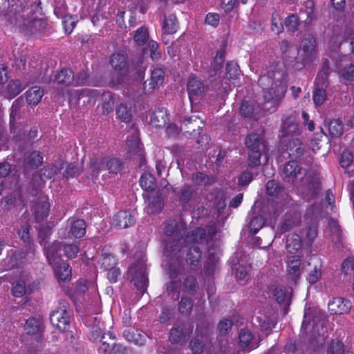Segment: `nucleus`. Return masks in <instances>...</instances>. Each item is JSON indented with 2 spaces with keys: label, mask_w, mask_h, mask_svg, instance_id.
Here are the masks:
<instances>
[{
  "label": "nucleus",
  "mask_w": 354,
  "mask_h": 354,
  "mask_svg": "<svg viewBox=\"0 0 354 354\" xmlns=\"http://www.w3.org/2000/svg\"><path fill=\"white\" fill-rule=\"evenodd\" d=\"M258 84L263 90V100L261 102L262 109L274 112L286 92L284 73L279 70L277 65H271L265 73L261 75Z\"/></svg>",
  "instance_id": "f257e3e1"
},
{
  "label": "nucleus",
  "mask_w": 354,
  "mask_h": 354,
  "mask_svg": "<svg viewBox=\"0 0 354 354\" xmlns=\"http://www.w3.org/2000/svg\"><path fill=\"white\" fill-rule=\"evenodd\" d=\"M41 10L39 2L36 0L27 7L25 6L20 9H17V6L12 8L7 17L10 24L15 25L26 35L45 33L49 30L50 26L46 20L38 17L37 14H41Z\"/></svg>",
  "instance_id": "f03ea898"
},
{
  "label": "nucleus",
  "mask_w": 354,
  "mask_h": 354,
  "mask_svg": "<svg viewBox=\"0 0 354 354\" xmlns=\"http://www.w3.org/2000/svg\"><path fill=\"white\" fill-rule=\"evenodd\" d=\"M313 322L312 337L316 339L317 342L322 344L328 337V330L325 324L328 322V315L325 312L319 308H309L305 310L304 319L301 325L303 333H307V328L310 320Z\"/></svg>",
  "instance_id": "7ed1b4c3"
},
{
  "label": "nucleus",
  "mask_w": 354,
  "mask_h": 354,
  "mask_svg": "<svg viewBox=\"0 0 354 354\" xmlns=\"http://www.w3.org/2000/svg\"><path fill=\"white\" fill-rule=\"evenodd\" d=\"M248 151V164L250 167H257L261 164V157L268 151L266 142L262 135L257 133L248 134L245 139Z\"/></svg>",
  "instance_id": "20e7f679"
},
{
  "label": "nucleus",
  "mask_w": 354,
  "mask_h": 354,
  "mask_svg": "<svg viewBox=\"0 0 354 354\" xmlns=\"http://www.w3.org/2000/svg\"><path fill=\"white\" fill-rule=\"evenodd\" d=\"M145 262V256L141 252L137 261L131 266L127 272L128 277L142 294L147 290L148 283Z\"/></svg>",
  "instance_id": "39448f33"
},
{
  "label": "nucleus",
  "mask_w": 354,
  "mask_h": 354,
  "mask_svg": "<svg viewBox=\"0 0 354 354\" xmlns=\"http://www.w3.org/2000/svg\"><path fill=\"white\" fill-rule=\"evenodd\" d=\"M301 183L299 190L303 198L308 201L315 199L320 190L318 176L313 174H305L301 178Z\"/></svg>",
  "instance_id": "423d86ee"
},
{
  "label": "nucleus",
  "mask_w": 354,
  "mask_h": 354,
  "mask_svg": "<svg viewBox=\"0 0 354 354\" xmlns=\"http://www.w3.org/2000/svg\"><path fill=\"white\" fill-rule=\"evenodd\" d=\"M71 318V310L68 304H60V306L54 310L50 315L51 324L61 331L67 330Z\"/></svg>",
  "instance_id": "0eeeda50"
},
{
  "label": "nucleus",
  "mask_w": 354,
  "mask_h": 354,
  "mask_svg": "<svg viewBox=\"0 0 354 354\" xmlns=\"http://www.w3.org/2000/svg\"><path fill=\"white\" fill-rule=\"evenodd\" d=\"M163 231L167 239H183L187 233V225L181 219L169 218L164 223Z\"/></svg>",
  "instance_id": "6e6552de"
},
{
  "label": "nucleus",
  "mask_w": 354,
  "mask_h": 354,
  "mask_svg": "<svg viewBox=\"0 0 354 354\" xmlns=\"http://www.w3.org/2000/svg\"><path fill=\"white\" fill-rule=\"evenodd\" d=\"M193 325L185 321L175 323L170 329L169 339L173 344L184 342L193 331Z\"/></svg>",
  "instance_id": "1a4fd4ad"
},
{
  "label": "nucleus",
  "mask_w": 354,
  "mask_h": 354,
  "mask_svg": "<svg viewBox=\"0 0 354 354\" xmlns=\"http://www.w3.org/2000/svg\"><path fill=\"white\" fill-rule=\"evenodd\" d=\"M44 82L53 83L61 87L73 86L75 82L74 72L69 68H64L50 76Z\"/></svg>",
  "instance_id": "9d476101"
},
{
  "label": "nucleus",
  "mask_w": 354,
  "mask_h": 354,
  "mask_svg": "<svg viewBox=\"0 0 354 354\" xmlns=\"http://www.w3.org/2000/svg\"><path fill=\"white\" fill-rule=\"evenodd\" d=\"M184 239H167L164 248V256L167 259H183Z\"/></svg>",
  "instance_id": "9b49d317"
},
{
  "label": "nucleus",
  "mask_w": 354,
  "mask_h": 354,
  "mask_svg": "<svg viewBox=\"0 0 354 354\" xmlns=\"http://www.w3.org/2000/svg\"><path fill=\"white\" fill-rule=\"evenodd\" d=\"M187 88L191 101L197 100L203 96L205 91L203 81L197 77H192L187 84Z\"/></svg>",
  "instance_id": "f8f14e48"
},
{
  "label": "nucleus",
  "mask_w": 354,
  "mask_h": 354,
  "mask_svg": "<svg viewBox=\"0 0 354 354\" xmlns=\"http://www.w3.org/2000/svg\"><path fill=\"white\" fill-rule=\"evenodd\" d=\"M201 124L202 121L197 116L192 115L185 118L181 124L180 130L187 136L199 134L202 130Z\"/></svg>",
  "instance_id": "ddd939ff"
},
{
  "label": "nucleus",
  "mask_w": 354,
  "mask_h": 354,
  "mask_svg": "<svg viewBox=\"0 0 354 354\" xmlns=\"http://www.w3.org/2000/svg\"><path fill=\"white\" fill-rule=\"evenodd\" d=\"M328 308L331 315L346 314L350 311L351 303L343 297H336L328 302Z\"/></svg>",
  "instance_id": "4468645a"
},
{
  "label": "nucleus",
  "mask_w": 354,
  "mask_h": 354,
  "mask_svg": "<svg viewBox=\"0 0 354 354\" xmlns=\"http://www.w3.org/2000/svg\"><path fill=\"white\" fill-rule=\"evenodd\" d=\"M50 205L46 196H39L32 205V211L37 221L47 217L49 213Z\"/></svg>",
  "instance_id": "2eb2a0df"
},
{
  "label": "nucleus",
  "mask_w": 354,
  "mask_h": 354,
  "mask_svg": "<svg viewBox=\"0 0 354 354\" xmlns=\"http://www.w3.org/2000/svg\"><path fill=\"white\" fill-rule=\"evenodd\" d=\"M134 216L129 211L118 212L113 218V225L119 229H125L134 225Z\"/></svg>",
  "instance_id": "dca6fc26"
},
{
  "label": "nucleus",
  "mask_w": 354,
  "mask_h": 354,
  "mask_svg": "<svg viewBox=\"0 0 354 354\" xmlns=\"http://www.w3.org/2000/svg\"><path fill=\"white\" fill-rule=\"evenodd\" d=\"M301 174L302 168L297 161L290 160L283 165L281 176L284 180L293 181Z\"/></svg>",
  "instance_id": "f3484780"
},
{
  "label": "nucleus",
  "mask_w": 354,
  "mask_h": 354,
  "mask_svg": "<svg viewBox=\"0 0 354 354\" xmlns=\"http://www.w3.org/2000/svg\"><path fill=\"white\" fill-rule=\"evenodd\" d=\"M196 337L189 342V348L193 354H201L203 352L205 343L204 339H206L208 332L207 330H201L197 326L196 329Z\"/></svg>",
  "instance_id": "a211bd4d"
},
{
  "label": "nucleus",
  "mask_w": 354,
  "mask_h": 354,
  "mask_svg": "<svg viewBox=\"0 0 354 354\" xmlns=\"http://www.w3.org/2000/svg\"><path fill=\"white\" fill-rule=\"evenodd\" d=\"M297 114L296 112L291 113L282 123L283 135H298L301 133L299 124L297 122Z\"/></svg>",
  "instance_id": "6ab92c4d"
},
{
  "label": "nucleus",
  "mask_w": 354,
  "mask_h": 354,
  "mask_svg": "<svg viewBox=\"0 0 354 354\" xmlns=\"http://www.w3.org/2000/svg\"><path fill=\"white\" fill-rule=\"evenodd\" d=\"M145 197L147 201V205L145 207L147 214H155L162 210L164 203L160 194H150Z\"/></svg>",
  "instance_id": "aec40b11"
},
{
  "label": "nucleus",
  "mask_w": 354,
  "mask_h": 354,
  "mask_svg": "<svg viewBox=\"0 0 354 354\" xmlns=\"http://www.w3.org/2000/svg\"><path fill=\"white\" fill-rule=\"evenodd\" d=\"M126 145L127 150L131 156H135L140 162L145 160L144 152L140 140L136 136L128 137Z\"/></svg>",
  "instance_id": "412c9836"
},
{
  "label": "nucleus",
  "mask_w": 354,
  "mask_h": 354,
  "mask_svg": "<svg viewBox=\"0 0 354 354\" xmlns=\"http://www.w3.org/2000/svg\"><path fill=\"white\" fill-rule=\"evenodd\" d=\"M62 248V243L58 241L53 242L51 245L46 248L45 254L48 262L53 267L62 262L59 251Z\"/></svg>",
  "instance_id": "4be33fe9"
},
{
  "label": "nucleus",
  "mask_w": 354,
  "mask_h": 354,
  "mask_svg": "<svg viewBox=\"0 0 354 354\" xmlns=\"http://www.w3.org/2000/svg\"><path fill=\"white\" fill-rule=\"evenodd\" d=\"M300 261L299 259H293L288 262L287 266V277L290 281L289 284L296 285L299 279L301 270L300 268Z\"/></svg>",
  "instance_id": "5701e85b"
},
{
  "label": "nucleus",
  "mask_w": 354,
  "mask_h": 354,
  "mask_svg": "<svg viewBox=\"0 0 354 354\" xmlns=\"http://www.w3.org/2000/svg\"><path fill=\"white\" fill-rule=\"evenodd\" d=\"M311 145L313 151L321 150L323 153L328 152L330 147L329 140L322 130L321 133L315 135Z\"/></svg>",
  "instance_id": "b1692460"
},
{
  "label": "nucleus",
  "mask_w": 354,
  "mask_h": 354,
  "mask_svg": "<svg viewBox=\"0 0 354 354\" xmlns=\"http://www.w3.org/2000/svg\"><path fill=\"white\" fill-rule=\"evenodd\" d=\"M273 297L279 304L284 305V310L286 313L287 308L291 303V293L285 288L277 287L273 291Z\"/></svg>",
  "instance_id": "393cba45"
},
{
  "label": "nucleus",
  "mask_w": 354,
  "mask_h": 354,
  "mask_svg": "<svg viewBox=\"0 0 354 354\" xmlns=\"http://www.w3.org/2000/svg\"><path fill=\"white\" fill-rule=\"evenodd\" d=\"M53 268L59 283L68 281L71 279V268L68 263L62 261Z\"/></svg>",
  "instance_id": "a878e982"
},
{
  "label": "nucleus",
  "mask_w": 354,
  "mask_h": 354,
  "mask_svg": "<svg viewBox=\"0 0 354 354\" xmlns=\"http://www.w3.org/2000/svg\"><path fill=\"white\" fill-rule=\"evenodd\" d=\"M168 121L169 118L167 109L164 108L156 109L151 116V124L156 128L165 127Z\"/></svg>",
  "instance_id": "bb28decb"
},
{
  "label": "nucleus",
  "mask_w": 354,
  "mask_h": 354,
  "mask_svg": "<svg viewBox=\"0 0 354 354\" xmlns=\"http://www.w3.org/2000/svg\"><path fill=\"white\" fill-rule=\"evenodd\" d=\"M304 151V144L298 138H292L286 145V152L292 158L300 157Z\"/></svg>",
  "instance_id": "cd10ccee"
},
{
  "label": "nucleus",
  "mask_w": 354,
  "mask_h": 354,
  "mask_svg": "<svg viewBox=\"0 0 354 354\" xmlns=\"http://www.w3.org/2000/svg\"><path fill=\"white\" fill-rule=\"evenodd\" d=\"M98 262L101 267L106 270L114 267L116 264L114 256L106 247L102 249Z\"/></svg>",
  "instance_id": "c85d7f7f"
},
{
  "label": "nucleus",
  "mask_w": 354,
  "mask_h": 354,
  "mask_svg": "<svg viewBox=\"0 0 354 354\" xmlns=\"http://www.w3.org/2000/svg\"><path fill=\"white\" fill-rule=\"evenodd\" d=\"M111 66L116 71H126L128 66L127 55L124 53H114L110 59Z\"/></svg>",
  "instance_id": "c756f323"
},
{
  "label": "nucleus",
  "mask_w": 354,
  "mask_h": 354,
  "mask_svg": "<svg viewBox=\"0 0 354 354\" xmlns=\"http://www.w3.org/2000/svg\"><path fill=\"white\" fill-rule=\"evenodd\" d=\"M100 351L102 353H111V351L114 348V347L117 345L115 340V337L113 335V333L111 332H108L107 333H104L103 335H102L100 339Z\"/></svg>",
  "instance_id": "7c9ffc66"
},
{
  "label": "nucleus",
  "mask_w": 354,
  "mask_h": 354,
  "mask_svg": "<svg viewBox=\"0 0 354 354\" xmlns=\"http://www.w3.org/2000/svg\"><path fill=\"white\" fill-rule=\"evenodd\" d=\"M43 155L39 151L30 153L24 160V166L31 169H37L43 163Z\"/></svg>",
  "instance_id": "2f4dec72"
},
{
  "label": "nucleus",
  "mask_w": 354,
  "mask_h": 354,
  "mask_svg": "<svg viewBox=\"0 0 354 354\" xmlns=\"http://www.w3.org/2000/svg\"><path fill=\"white\" fill-rule=\"evenodd\" d=\"M26 86V85L23 84L20 80H12L6 86L5 97L12 99L25 89Z\"/></svg>",
  "instance_id": "473e14b6"
},
{
  "label": "nucleus",
  "mask_w": 354,
  "mask_h": 354,
  "mask_svg": "<svg viewBox=\"0 0 354 354\" xmlns=\"http://www.w3.org/2000/svg\"><path fill=\"white\" fill-rule=\"evenodd\" d=\"M183 259H167V273L171 279H176L182 270Z\"/></svg>",
  "instance_id": "72a5a7b5"
},
{
  "label": "nucleus",
  "mask_w": 354,
  "mask_h": 354,
  "mask_svg": "<svg viewBox=\"0 0 354 354\" xmlns=\"http://www.w3.org/2000/svg\"><path fill=\"white\" fill-rule=\"evenodd\" d=\"M202 257V252L197 245L191 246L186 255V261L191 266L197 267L199 266Z\"/></svg>",
  "instance_id": "f704fd0d"
},
{
  "label": "nucleus",
  "mask_w": 354,
  "mask_h": 354,
  "mask_svg": "<svg viewBox=\"0 0 354 354\" xmlns=\"http://www.w3.org/2000/svg\"><path fill=\"white\" fill-rule=\"evenodd\" d=\"M266 193L270 196H288L283 187L274 180H268L266 185Z\"/></svg>",
  "instance_id": "c9c22d12"
},
{
  "label": "nucleus",
  "mask_w": 354,
  "mask_h": 354,
  "mask_svg": "<svg viewBox=\"0 0 354 354\" xmlns=\"http://www.w3.org/2000/svg\"><path fill=\"white\" fill-rule=\"evenodd\" d=\"M328 86L315 84L313 92V100L315 106H319L326 102L327 99L326 88Z\"/></svg>",
  "instance_id": "e433bc0d"
},
{
  "label": "nucleus",
  "mask_w": 354,
  "mask_h": 354,
  "mask_svg": "<svg viewBox=\"0 0 354 354\" xmlns=\"http://www.w3.org/2000/svg\"><path fill=\"white\" fill-rule=\"evenodd\" d=\"M117 118L123 122L127 123L131 120L132 110L126 103H120L115 108Z\"/></svg>",
  "instance_id": "4c0bfd02"
},
{
  "label": "nucleus",
  "mask_w": 354,
  "mask_h": 354,
  "mask_svg": "<svg viewBox=\"0 0 354 354\" xmlns=\"http://www.w3.org/2000/svg\"><path fill=\"white\" fill-rule=\"evenodd\" d=\"M205 230L203 228L198 227L185 236L183 239L186 243H201L205 240Z\"/></svg>",
  "instance_id": "58836bf2"
},
{
  "label": "nucleus",
  "mask_w": 354,
  "mask_h": 354,
  "mask_svg": "<svg viewBox=\"0 0 354 354\" xmlns=\"http://www.w3.org/2000/svg\"><path fill=\"white\" fill-rule=\"evenodd\" d=\"M102 164L104 165V169L112 174H118L123 169V162L118 158H102Z\"/></svg>",
  "instance_id": "ea45409f"
},
{
  "label": "nucleus",
  "mask_w": 354,
  "mask_h": 354,
  "mask_svg": "<svg viewBox=\"0 0 354 354\" xmlns=\"http://www.w3.org/2000/svg\"><path fill=\"white\" fill-rule=\"evenodd\" d=\"M302 15L303 12L300 11L299 15L292 14L286 18L284 25L288 31L294 32L298 30L300 22L303 21L304 19Z\"/></svg>",
  "instance_id": "a19ab883"
},
{
  "label": "nucleus",
  "mask_w": 354,
  "mask_h": 354,
  "mask_svg": "<svg viewBox=\"0 0 354 354\" xmlns=\"http://www.w3.org/2000/svg\"><path fill=\"white\" fill-rule=\"evenodd\" d=\"M300 223V217L297 214H286L283 222L281 224V231L282 233L292 230L297 226Z\"/></svg>",
  "instance_id": "79ce46f5"
},
{
  "label": "nucleus",
  "mask_w": 354,
  "mask_h": 354,
  "mask_svg": "<svg viewBox=\"0 0 354 354\" xmlns=\"http://www.w3.org/2000/svg\"><path fill=\"white\" fill-rule=\"evenodd\" d=\"M24 106V101L20 98L15 100L10 108V124L14 126L16 121L21 118V109Z\"/></svg>",
  "instance_id": "37998d69"
},
{
  "label": "nucleus",
  "mask_w": 354,
  "mask_h": 354,
  "mask_svg": "<svg viewBox=\"0 0 354 354\" xmlns=\"http://www.w3.org/2000/svg\"><path fill=\"white\" fill-rule=\"evenodd\" d=\"M44 95V91L38 86H33L26 93V101L29 104H37Z\"/></svg>",
  "instance_id": "c03bdc74"
},
{
  "label": "nucleus",
  "mask_w": 354,
  "mask_h": 354,
  "mask_svg": "<svg viewBox=\"0 0 354 354\" xmlns=\"http://www.w3.org/2000/svg\"><path fill=\"white\" fill-rule=\"evenodd\" d=\"M178 20L176 17L170 14L168 17H165L164 24L162 26V30L164 35L174 34L176 32L178 28Z\"/></svg>",
  "instance_id": "a18cd8bd"
},
{
  "label": "nucleus",
  "mask_w": 354,
  "mask_h": 354,
  "mask_svg": "<svg viewBox=\"0 0 354 354\" xmlns=\"http://www.w3.org/2000/svg\"><path fill=\"white\" fill-rule=\"evenodd\" d=\"M301 246V239L296 234H289L286 239V248L289 253L295 254Z\"/></svg>",
  "instance_id": "49530a36"
},
{
  "label": "nucleus",
  "mask_w": 354,
  "mask_h": 354,
  "mask_svg": "<svg viewBox=\"0 0 354 354\" xmlns=\"http://www.w3.org/2000/svg\"><path fill=\"white\" fill-rule=\"evenodd\" d=\"M105 330L106 328L104 327V322H101L100 319L95 317L94 324L91 328L89 339L93 342H95L98 339H100L103 333H105Z\"/></svg>",
  "instance_id": "de8ad7c7"
},
{
  "label": "nucleus",
  "mask_w": 354,
  "mask_h": 354,
  "mask_svg": "<svg viewBox=\"0 0 354 354\" xmlns=\"http://www.w3.org/2000/svg\"><path fill=\"white\" fill-rule=\"evenodd\" d=\"M196 194V189L190 185H184L178 192L179 201L183 203L189 202Z\"/></svg>",
  "instance_id": "09e8293b"
},
{
  "label": "nucleus",
  "mask_w": 354,
  "mask_h": 354,
  "mask_svg": "<svg viewBox=\"0 0 354 354\" xmlns=\"http://www.w3.org/2000/svg\"><path fill=\"white\" fill-rule=\"evenodd\" d=\"M141 187L147 192H152L156 187V180L150 173H144L140 180Z\"/></svg>",
  "instance_id": "8fccbe9b"
},
{
  "label": "nucleus",
  "mask_w": 354,
  "mask_h": 354,
  "mask_svg": "<svg viewBox=\"0 0 354 354\" xmlns=\"http://www.w3.org/2000/svg\"><path fill=\"white\" fill-rule=\"evenodd\" d=\"M330 73V67L328 61L325 60L322 65V70L318 73L317 76L315 80V84L321 86H328V77Z\"/></svg>",
  "instance_id": "3c124183"
},
{
  "label": "nucleus",
  "mask_w": 354,
  "mask_h": 354,
  "mask_svg": "<svg viewBox=\"0 0 354 354\" xmlns=\"http://www.w3.org/2000/svg\"><path fill=\"white\" fill-rule=\"evenodd\" d=\"M86 227L84 220L76 219L71 223L70 232L75 238H80L85 234Z\"/></svg>",
  "instance_id": "603ef678"
},
{
  "label": "nucleus",
  "mask_w": 354,
  "mask_h": 354,
  "mask_svg": "<svg viewBox=\"0 0 354 354\" xmlns=\"http://www.w3.org/2000/svg\"><path fill=\"white\" fill-rule=\"evenodd\" d=\"M124 337L129 341L133 342L135 344L142 346L145 342V335L139 333L137 330L132 329L125 330Z\"/></svg>",
  "instance_id": "864d4df0"
},
{
  "label": "nucleus",
  "mask_w": 354,
  "mask_h": 354,
  "mask_svg": "<svg viewBox=\"0 0 354 354\" xmlns=\"http://www.w3.org/2000/svg\"><path fill=\"white\" fill-rule=\"evenodd\" d=\"M327 127L329 135L333 138H337L343 133L344 125L339 119L330 120Z\"/></svg>",
  "instance_id": "5fc2aeb1"
},
{
  "label": "nucleus",
  "mask_w": 354,
  "mask_h": 354,
  "mask_svg": "<svg viewBox=\"0 0 354 354\" xmlns=\"http://www.w3.org/2000/svg\"><path fill=\"white\" fill-rule=\"evenodd\" d=\"M28 253H32V251H29L28 248H26L24 251H15L10 256V259L8 263L9 266L10 268H15L21 265Z\"/></svg>",
  "instance_id": "6e6d98bb"
},
{
  "label": "nucleus",
  "mask_w": 354,
  "mask_h": 354,
  "mask_svg": "<svg viewBox=\"0 0 354 354\" xmlns=\"http://www.w3.org/2000/svg\"><path fill=\"white\" fill-rule=\"evenodd\" d=\"M102 109L103 113L108 115L113 110L115 104L114 95L111 92H106L102 94Z\"/></svg>",
  "instance_id": "4d7b16f0"
},
{
  "label": "nucleus",
  "mask_w": 354,
  "mask_h": 354,
  "mask_svg": "<svg viewBox=\"0 0 354 354\" xmlns=\"http://www.w3.org/2000/svg\"><path fill=\"white\" fill-rule=\"evenodd\" d=\"M165 78V72L161 68H154L151 73L149 85L151 88H156L160 86Z\"/></svg>",
  "instance_id": "13d9d810"
},
{
  "label": "nucleus",
  "mask_w": 354,
  "mask_h": 354,
  "mask_svg": "<svg viewBox=\"0 0 354 354\" xmlns=\"http://www.w3.org/2000/svg\"><path fill=\"white\" fill-rule=\"evenodd\" d=\"M300 47L306 53H313L316 47L315 37L312 35L305 36L301 41Z\"/></svg>",
  "instance_id": "bf43d9fd"
},
{
  "label": "nucleus",
  "mask_w": 354,
  "mask_h": 354,
  "mask_svg": "<svg viewBox=\"0 0 354 354\" xmlns=\"http://www.w3.org/2000/svg\"><path fill=\"white\" fill-rule=\"evenodd\" d=\"M24 330L28 335H37L41 332V323L38 319L30 317L26 320Z\"/></svg>",
  "instance_id": "052dcab7"
},
{
  "label": "nucleus",
  "mask_w": 354,
  "mask_h": 354,
  "mask_svg": "<svg viewBox=\"0 0 354 354\" xmlns=\"http://www.w3.org/2000/svg\"><path fill=\"white\" fill-rule=\"evenodd\" d=\"M318 225L317 223H313L304 230V238L308 245H312L314 240L317 236Z\"/></svg>",
  "instance_id": "680f3d73"
},
{
  "label": "nucleus",
  "mask_w": 354,
  "mask_h": 354,
  "mask_svg": "<svg viewBox=\"0 0 354 354\" xmlns=\"http://www.w3.org/2000/svg\"><path fill=\"white\" fill-rule=\"evenodd\" d=\"M30 225H25L21 227V228L19 230V235L21 240H23L24 242L27 243V245L26 246V248H28L29 251H32V254H35V246L32 243H31L30 239Z\"/></svg>",
  "instance_id": "e2e57ef3"
},
{
  "label": "nucleus",
  "mask_w": 354,
  "mask_h": 354,
  "mask_svg": "<svg viewBox=\"0 0 354 354\" xmlns=\"http://www.w3.org/2000/svg\"><path fill=\"white\" fill-rule=\"evenodd\" d=\"M300 11L303 12V21L306 24H308L315 19V15L314 12V3L313 1H307L306 2L305 9H301Z\"/></svg>",
  "instance_id": "0e129e2a"
},
{
  "label": "nucleus",
  "mask_w": 354,
  "mask_h": 354,
  "mask_svg": "<svg viewBox=\"0 0 354 354\" xmlns=\"http://www.w3.org/2000/svg\"><path fill=\"white\" fill-rule=\"evenodd\" d=\"M193 308L192 300L187 297H183L178 304V310L183 315L188 316L191 314Z\"/></svg>",
  "instance_id": "69168bd1"
},
{
  "label": "nucleus",
  "mask_w": 354,
  "mask_h": 354,
  "mask_svg": "<svg viewBox=\"0 0 354 354\" xmlns=\"http://www.w3.org/2000/svg\"><path fill=\"white\" fill-rule=\"evenodd\" d=\"M64 254L68 259H74L80 252V242L74 241L71 244H65L63 248Z\"/></svg>",
  "instance_id": "338daca9"
},
{
  "label": "nucleus",
  "mask_w": 354,
  "mask_h": 354,
  "mask_svg": "<svg viewBox=\"0 0 354 354\" xmlns=\"http://www.w3.org/2000/svg\"><path fill=\"white\" fill-rule=\"evenodd\" d=\"M57 173V167L53 164L48 165L40 170L41 180H50Z\"/></svg>",
  "instance_id": "774afa93"
}]
</instances>
